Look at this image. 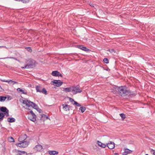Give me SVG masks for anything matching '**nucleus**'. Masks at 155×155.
Masks as SVG:
<instances>
[{
	"mask_svg": "<svg viewBox=\"0 0 155 155\" xmlns=\"http://www.w3.org/2000/svg\"><path fill=\"white\" fill-rule=\"evenodd\" d=\"M8 112H9V110H8L6 112H5V113H3V114H4V117H5V115H6V116L7 117H8V116H9Z\"/></svg>",
	"mask_w": 155,
	"mask_h": 155,
	"instance_id": "c9c22d12",
	"label": "nucleus"
},
{
	"mask_svg": "<svg viewBox=\"0 0 155 155\" xmlns=\"http://www.w3.org/2000/svg\"><path fill=\"white\" fill-rule=\"evenodd\" d=\"M20 101L22 102L23 104H25L26 106L28 107H30V106H31L30 104H29L28 103H27L26 101L23 100H21V101Z\"/></svg>",
	"mask_w": 155,
	"mask_h": 155,
	"instance_id": "393cba45",
	"label": "nucleus"
},
{
	"mask_svg": "<svg viewBox=\"0 0 155 155\" xmlns=\"http://www.w3.org/2000/svg\"><path fill=\"white\" fill-rule=\"evenodd\" d=\"M21 68H23V69L29 68L28 67V66L27 64L25 65L24 67H21Z\"/></svg>",
	"mask_w": 155,
	"mask_h": 155,
	"instance_id": "ea45409f",
	"label": "nucleus"
},
{
	"mask_svg": "<svg viewBox=\"0 0 155 155\" xmlns=\"http://www.w3.org/2000/svg\"><path fill=\"white\" fill-rule=\"evenodd\" d=\"M72 87H67L64 88L63 91L66 92H72Z\"/></svg>",
	"mask_w": 155,
	"mask_h": 155,
	"instance_id": "4be33fe9",
	"label": "nucleus"
},
{
	"mask_svg": "<svg viewBox=\"0 0 155 155\" xmlns=\"http://www.w3.org/2000/svg\"><path fill=\"white\" fill-rule=\"evenodd\" d=\"M36 89L37 92H41L42 90V87L38 85L36 87Z\"/></svg>",
	"mask_w": 155,
	"mask_h": 155,
	"instance_id": "5701e85b",
	"label": "nucleus"
},
{
	"mask_svg": "<svg viewBox=\"0 0 155 155\" xmlns=\"http://www.w3.org/2000/svg\"><path fill=\"white\" fill-rule=\"evenodd\" d=\"M30 113H31V115H33L34 116H36L35 114L34 113V112L32 110H31L30 111Z\"/></svg>",
	"mask_w": 155,
	"mask_h": 155,
	"instance_id": "4c0bfd02",
	"label": "nucleus"
},
{
	"mask_svg": "<svg viewBox=\"0 0 155 155\" xmlns=\"http://www.w3.org/2000/svg\"><path fill=\"white\" fill-rule=\"evenodd\" d=\"M26 64L28 66L29 68H32L35 64V61L34 60L31 59H29L25 61Z\"/></svg>",
	"mask_w": 155,
	"mask_h": 155,
	"instance_id": "f03ea898",
	"label": "nucleus"
},
{
	"mask_svg": "<svg viewBox=\"0 0 155 155\" xmlns=\"http://www.w3.org/2000/svg\"><path fill=\"white\" fill-rule=\"evenodd\" d=\"M8 110L5 107H2L0 108V112L1 111L2 113H5Z\"/></svg>",
	"mask_w": 155,
	"mask_h": 155,
	"instance_id": "dca6fc26",
	"label": "nucleus"
},
{
	"mask_svg": "<svg viewBox=\"0 0 155 155\" xmlns=\"http://www.w3.org/2000/svg\"><path fill=\"white\" fill-rule=\"evenodd\" d=\"M114 88L117 94L122 97H125L128 95L131 97L136 95V94L130 90H127V87L126 86L120 87L115 86Z\"/></svg>",
	"mask_w": 155,
	"mask_h": 155,
	"instance_id": "f257e3e1",
	"label": "nucleus"
},
{
	"mask_svg": "<svg viewBox=\"0 0 155 155\" xmlns=\"http://www.w3.org/2000/svg\"><path fill=\"white\" fill-rule=\"evenodd\" d=\"M77 47L78 48L86 52H88L90 51L89 49H88L85 47L84 46L82 45H78L77 46Z\"/></svg>",
	"mask_w": 155,
	"mask_h": 155,
	"instance_id": "9d476101",
	"label": "nucleus"
},
{
	"mask_svg": "<svg viewBox=\"0 0 155 155\" xmlns=\"http://www.w3.org/2000/svg\"><path fill=\"white\" fill-rule=\"evenodd\" d=\"M114 154H115V155H119V154H118V153H114Z\"/></svg>",
	"mask_w": 155,
	"mask_h": 155,
	"instance_id": "3c124183",
	"label": "nucleus"
},
{
	"mask_svg": "<svg viewBox=\"0 0 155 155\" xmlns=\"http://www.w3.org/2000/svg\"><path fill=\"white\" fill-rule=\"evenodd\" d=\"M106 70L108 71H110V69L109 68H107L106 69Z\"/></svg>",
	"mask_w": 155,
	"mask_h": 155,
	"instance_id": "09e8293b",
	"label": "nucleus"
},
{
	"mask_svg": "<svg viewBox=\"0 0 155 155\" xmlns=\"http://www.w3.org/2000/svg\"><path fill=\"white\" fill-rule=\"evenodd\" d=\"M63 83V82L60 80H54L51 82V84L54 86L59 87Z\"/></svg>",
	"mask_w": 155,
	"mask_h": 155,
	"instance_id": "7ed1b4c3",
	"label": "nucleus"
},
{
	"mask_svg": "<svg viewBox=\"0 0 155 155\" xmlns=\"http://www.w3.org/2000/svg\"><path fill=\"white\" fill-rule=\"evenodd\" d=\"M103 61L106 64H108L109 63V61L107 58H104Z\"/></svg>",
	"mask_w": 155,
	"mask_h": 155,
	"instance_id": "7c9ffc66",
	"label": "nucleus"
},
{
	"mask_svg": "<svg viewBox=\"0 0 155 155\" xmlns=\"http://www.w3.org/2000/svg\"><path fill=\"white\" fill-rule=\"evenodd\" d=\"M106 146L108 147L109 149H112L114 148L115 144L113 142L109 141V143L106 144Z\"/></svg>",
	"mask_w": 155,
	"mask_h": 155,
	"instance_id": "423d86ee",
	"label": "nucleus"
},
{
	"mask_svg": "<svg viewBox=\"0 0 155 155\" xmlns=\"http://www.w3.org/2000/svg\"><path fill=\"white\" fill-rule=\"evenodd\" d=\"M48 118V116H47L45 114H42L41 115V120H47Z\"/></svg>",
	"mask_w": 155,
	"mask_h": 155,
	"instance_id": "412c9836",
	"label": "nucleus"
},
{
	"mask_svg": "<svg viewBox=\"0 0 155 155\" xmlns=\"http://www.w3.org/2000/svg\"><path fill=\"white\" fill-rule=\"evenodd\" d=\"M17 151L19 153L17 154V155H27V153L25 151L18 150Z\"/></svg>",
	"mask_w": 155,
	"mask_h": 155,
	"instance_id": "f3484780",
	"label": "nucleus"
},
{
	"mask_svg": "<svg viewBox=\"0 0 155 155\" xmlns=\"http://www.w3.org/2000/svg\"><path fill=\"white\" fill-rule=\"evenodd\" d=\"M2 81L3 82H8V81H7V80H2Z\"/></svg>",
	"mask_w": 155,
	"mask_h": 155,
	"instance_id": "49530a36",
	"label": "nucleus"
},
{
	"mask_svg": "<svg viewBox=\"0 0 155 155\" xmlns=\"http://www.w3.org/2000/svg\"><path fill=\"white\" fill-rule=\"evenodd\" d=\"M12 83H13V84H17L18 83V82H17L16 81H12Z\"/></svg>",
	"mask_w": 155,
	"mask_h": 155,
	"instance_id": "c03bdc74",
	"label": "nucleus"
},
{
	"mask_svg": "<svg viewBox=\"0 0 155 155\" xmlns=\"http://www.w3.org/2000/svg\"><path fill=\"white\" fill-rule=\"evenodd\" d=\"M51 75L54 76L55 77H62V75L58 71H53L51 73Z\"/></svg>",
	"mask_w": 155,
	"mask_h": 155,
	"instance_id": "0eeeda50",
	"label": "nucleus"
},
{
	"mask_svg": "<svg viewBox=\"0 0 155 155\" xmlns=\"http://www.w3.org/2000/svg\"><path fill=\"white\" fill-rule=\"evenodd\" d=\"M58 153V152L54 150L49 151V154L51 155H57Z\"/></svg>",
	"mask_w": 155,
	"mask_h": 155,
	"instance_id": "a211bd4d",
	"label": "nucleus"
},
{
	"mask_svg": "<svg viewBox=\"0 0 155 155\" xmlns=\"http://www.w3.org/2000/svg\"><path fill=\"white\" fill-rule=\"evenodd\" d=\"M4 114L3 113L0 112V124H1V122L2 121L4 118Z\"/></svg>",
	"mask_w": 155,
	"mask_h": 155,
	"instance_id": "b1692460",
	"label": "nucleus"
},
{
	"mask_svg": "<svg viewBox=\"0 0 155 155\" xmlns=\"http://www.w3.org/2000/svg\"><path fill=\"white\" fill-rule=\"evenodd\" d=\"M17 91L18 92H21L22 94H26L27 93V91L25 90H23L20 88H18Z\"/></svg>",
	"mask_w": 155,
	"mask_h": 155,
	"instance_id": "2eb2a0df",
	"label": "nucleus"
},
{
	"mask_svg": "<svg viewBox=\"0 0 155 155\" xmlns=\"http://www.w3.org/2000/svg\"><path fill=\"white\" fill-rule=\"evenodd\" d=\"M132 151L129 149H126L124 150V151L123 153V155H127L128 154L131 153L132 152Z\"/></svg>",
	"mask_w": 155,
	"mask_h": 155,
	"instance_id": "f8f14e48",
	"label": "nucleus"
},
{
	"mask_svg": "<svg viewBox=\"0 0 155 155\" xmlns=\"http://www.w3.org/2000/svg\"><path fill=\"white\" fill-rule=\"evenodd\" d=\"M62 106L63 109L66 111H69L70 108L71 107L70 105L65 104H62Z\"/></svg>",
	"mask_w": 155,
	"mask_h": 155,
	"instance_id": "9b49d317",
	"label": "nucleus"
},
{
	"mask_svg": "<svg viewBox=\"0 0 155 155\" xmlns=\"http://www.w3.org/2000/svg\"><path fill=\"white\" fill-rule=\"evenodd\" d=\"M48 25V23H47V25Z\"/></svg>",
	"mask_w": 155,
	"mask_h": 155,
	"instance_id": "6e6d98bb",
	"label": "nucleus"
},
{
	"mask_svg": "<svg viewBox=\"0 0 155 155\" xmlns=\"http://www.w3.org/2000/svg\"><path fill=\"white\" fill-rule=\"evenodd\" d=\"M0 88H1V89H2V87L0 86Z\"/></svg>",
	"mask_w": 155,
	"mask_h": 155,
	"instance_id": "864d4df0",
	"label": "nucleus"
},
{
	"mask_svg": "<svg viewBox=\"0 0 155 155\" xmlns=\"http://www.w3.org/2000/svg\"><path fill=\"white\" fill-rule=\"evenodd\" d=\"M36 116H34L33 115H29L28 116V119L34 122H35L36 120Z\"/></svg>",
	"mask_w": 155,
	"mask_h": 155,
	"instance_id": "ddd939ff",
	"label": "nucleus"
},
{
	"mask_svg": "<svg viewBox=\"0 0 155 155\" xmlns=\"http://www.w3.org/2000/svg\"><path fill=\"white\" fill-rule=\"evenodd\" d=\"M5 46H0V48H5Z\"/></svg>",
	"mask_w": 155,
	"mask_h": 155,
	"instance_id": "8fccbe9b",
	"label": "nucleus"
},
{
	"mask_svg": "<svg viewBox=\"0 0 155 155\" xmlns=\"http://www.w3.org/2000/svg\"><path fill=\"white\" fill-rule=\"evenodd\" d=\"M28 109V110H30V109Z\"/></svg>",
	"mask_w": 155,
	"mask_h": 155,
	"instance_id": "5fc2aeb1",
	"label": "nucleus"
},
{
	"mask_svg": "<svg viewBox=\"0 0 155 155\" xmlns=\"http://www.w3.org/2000/svg\"><path fill=\"white\" fill-rule=\"evenodd\" d=\"M30 0H20L22 2L24 3H26L29 2Z\"/></svg>",
	"mask_w": 155,
	"mask_h": 155,
	"instance_id": "72a5a7b5",
	"label": "nucleus"
},
{
	"mask_svg": "<svg viewBox=\"0 0 155 155\" xmlns=\"http://www.w3.org/2000/svg\"><path fill=\"white\" fill-rule=\"evenodd\" d=\"M22 142H20V143H16V145L19 147H23L22 146Z\"/></svg>",
	"mask_w": 155,
	"mask_h": 155,
	"instance_id": "473e14b6",
	"label": "nucleus"
},
{
	"mask_svg": "<svg viewBox=\"0 0 155 155\" xmlns=\"http://www.w3.org/2000/svg\"><path fill=\"white\" fill-rule=\"evenodd\" d=\"M86 108L84 107H81L79 108V110H81L82 113L84 112Z\"/></svg>",
	"mask_w": 155,
	"mask_h": 155,
	"instance_id": "cd10ccee",
	"label": "nucleus"
},
{
	"mask_svg": "<svg viewBox=\"0 0 155 155\" xmlns=\"http://www.w3.org/2000/svg\"><path fill=\"white\" fill-rule=\"evenodd\" d=\"M120 115L122 120H124L126 117L125 115L123 113L120 114Z\"/></svg>",
	"mask_w": 155,
	"mask_h": 155,
	"instance_id": "c756f323",
	"label": "nucleus"
},
{
	"mask_svg": "<svg viewBox=\"0 0 155 155\" xmlns=\"http://www.w3.org/2000/svg\"><path fill=\"white\" fill-rule=\"evenodd\" d=\"M7 121L8 122L12 123L15 122V119L13 117H8L7 119Z\"/></svg>",
	"mask_w": 155,
	"mask_h": 155,
	"instance_id": "aec40b11",
	"label": "nucleus"
},
{
	"mask_svg": "<svg viewBox=\"0 0 155 155\" xmlns=\"http://www.w3.org/2000/svg\"><path fill=\"white\" fill-rule=\"evenodd\" d=\"M27 138V136L25 134L21 135L18 139V141L20 142H22L25 141Z\"/></svg>",
	"mask_w": 155,
	"mask_h": 155,
	"instance_id": "1a4fd4ad",
	"label": "nucleus"
},
{
	"mask_svg": "<svg viewBox=\"0 0 155 155\" xmlns=\"http://www.w3.org/2000/svg\"><path fill=\"white\" fill-rule=\"evenodd\" d=\"M7 82L9 83H11L12 82V80H10L9 81H8V82Z\"/></svg>",
	"mask_w": 155,
	"mask_h": 155,
	"instance_id": "a18cd8bd",
	"label": "nucleus"
},
{
	"mask_svg": "<svg viewBox=\"0 0 155 155\" xmlns=\"http://www.w3.org/2000/svg\"><path fill=\"white\" fill-rule=\"evenodd\" d=\"M41 93H42L43 94H47V91L45 88H43L42 90L41 91Z\"/></svg>",
	"mask_w": 155,
	"mask_h": 155,
	"instance_id": "c85d7f7f",
	"label": "nucleus"
},
{
	"mask_svg": "<svg viewBox=\"0 0 155 155\" xmlns=\"http://www.w3.org/2000/svg\"><path fill=\"white\" fill-rule=\"evenodd\" d=\"M8 140L9 142H15V140L13 137H8Z\"/></svg>",
	"mask_w": 155,
	"mask_h": 155,
	"instance_id": "bb28decb",
	"label": "nucleus"
},
{
	"mask_svg": "<svg viewBox=\"0 0 155 155\" xmlns=\"http://www.w3.org/2000/svg\"><path fill=\"white\" fill-rule=\"evenodd\" d=\"M108 50L111 53H113V52H115V51L113 49H109Z\"/></svg>",
	"mask_w": 155,
	"mask_h": 155,
	"instance_id": "e433bc0d",
	"label": "nucleus"
},
{
	"mask_svg": "<svg viewBox=\"0 0 155 155\" xmlns=\"http://www.w3.org/2000/svg\"><path fill=\"white\" fill-rule=\"evenodd\" d=\"M42 148V146L40 145H37L33 148V151L36 152L40 151Z\"/></svg>",
	"mask_w": 155,
	"mask_h": 155,
	"instance_id": "39448f33",
	"label": "nucleus"
},
{
	"mask_svg": "<svg viewBox=\"0 0 155 155\" xmlns=\"http://www.w3.org/2000/svg\"><path fill=\"white\" fill-rule=\"evenodd\" d=\"M89 5L91 7H94V4L92 3H91V2L89 3Z\"/></svg>",
	"mask_w": 155,
	"mask_h": 155,
	"instance_id": "79ce46f5",
	"label": "nucleus"
},
{
	"mask_svg": "<svg viewBox=\"0 0 155 155\" xmlns=\"http://www.w3.org/2000/svg\"><path fill=\"white\" fill-rule=\"evenodd\" d=\"M25 49H26V50L27 51H28V52H32V49L31 47H26L25 48Z\"/></svg>",
	"mask_w": 155,
	"mask_h": 155,
	"instance_id": "2f4dec72",
	"label": "nucleus"
},
{
	"mask_svg": "<svg viewBox=\"0 0 155 155\" xmlns=\"http://www.w3.org/2000/svg\"><path fill=\"white\" fill-rule=\"evenodd\" d=\"M32 104H33V105L32 106V107H33L35 109V108H36L38 107V106L36 104H35L34 103V102Z\"/></svg>",
	"mask_w": 155,
	"mask_h": 155,
	"instance_id": "f704fd0d",
	"label": "nucleus"
},
{
	"mask_svg": "<svg viewBox=\"0 0 155 155\" xmlns=\"http://www.w3.org/2000/svg\"><path fill=\"white\" fill-rule=\"evenodd\" d=\"M97 143L99 146L102 148H104L106 146V144L105 145L103 143L99 140L97 141Z\"/></svg>",
	"mask_w": 155,
	"mask_h": 155,
	"instance_id": "4468645a",
	"label": "nucleus"
},
{
	"mask_svg": "<svg viewBox=\"0 0 155 155\" xmlns=\"http://www.w3.org/2000/svg\"><path fill=\"white\" fill-rule=\"evenodd\" d=\"M22 146L23 147H27L28 145V142L26 141H24L22 142Z\"/></svg>",
	"mask_w": 155,
	"mask_h": 155,
	"instance_id": "6ab92c4d",
	"label": "nucleus"
},
{
	"mask_svg": "<svg viewBox=\"0 0 155 155\" xmlns=\"http://www.w3.org/2000/svg\"><path fill=\"white\" fill-rule=\"evenodd\" d=\"M39 108L38 107L36 108H35V109L37 111H38V110H39Z\"/></svg>",
	"mask_w": 155,
	"mask_h": 155,
	"instance_id": "de8ad7c7",
	"label": "nucleus"
},
{
	"mask_svg": "<svg viewBox=\"0 0 155 155\" xmlns=\"http://www.w3.org/2000/svg\"><path fill=\"white\" fill-rule=\"evenodd\" d=\"M6 98L7 97L6 96H0V101H4Z\"/></svg>",
	"mask_w": 155,
	"mask_h": 155,
	"instance_id": "a878e982",
	"label": "nucleus"
},
{
	"mask_svg": "<svg viewBox=\"0 0 155 155\" xmlns=\"http://www.w3.org/2000/svg\"><path fill=\"white\" fill-rule=\"evenodd\" d=\"M37 111L38 112L40 113H42V110L40 108L39 109V110H38V111Z\"/></svg>",
	"mask_w": 155,
	"mask_h": 155,
	"instance_id": "37998d69",
	"label": "nucleus"
},
{
	"mask_svg": "<svg viewBox=\"0 0 155 155\" xmlns=\"http://www.w3.org/2000/svg\"><path fill=\"white\" fill-rule=\"evenodd\" d=\"M26 101V103L28 102V103H31V104H32L33 103V102H31L28 100H27Z\"/></svg>",
	"mask_w": 155,
	"mask_h": 155,
	"instance_id": "a19ab883",
	"label": "nucleus"
},
{
	"mask_svg": "<svg viewBox=\"0 0 155 155\" xmlns=\"http://www.w3.org/2000/svg\"><path fill=\"white\" fill-rule=\"evenodd\" d=\"M72 88V92L74 94L78 93H81L82 91V90L80 89L78 86H73Z\"/></svg>",
	"mask_w": 155,
	"mask_h": 155,
	"instance_id": "20e7f679",
	"label": "nucleus"
},
{
	"mask_svg": "<svg viewBox=\"0 0 155 155\" xmlns=\"http://www.w3.org/2000/svg\"><path fill=\"white\" fill-rule=\"evenodd\" d=\"M150 152L151 153H152L153 155H155V151L153 149H151Z\"/></svg>",
	"mask_w": 155,
	"mask_h": 155,
	"instance_id": "58836bf2",
	"label": "nucleus"
},
{
	"mask_svg": "<svg viewBox=\"0 0 155 155\" xmlns=\"http://www.w3.org/2000/svg\"><path fill=\"white\" fill-rule=\"evenodd\" d=\"M69 99L70 102H71L73 105H75L78 107H80L81 106V105L80 104L74 101L72 98L69 97Z\"/></svg>",
	"mask_w": 155,
	"mask_h": 155,
	"instance_id": "6e6552de",
	"label": "nucleus"
},
{
	"mask_svg": "<svg viewBox=\"0 0 155 155\" xmlns=\"http://www.w3.org/2000/svg\"><path fill=\"white\" fill-rule=\"evenodd\" d=\"M28 104H30V105H31V106H30H30H31V107H32V105H33V104H31V103H28Z\"/></svg>",
	"mask_w": 155,
	"mask_h": 155,
	"instance_id": "603ef678",
	"label": "nucleus"
}]
</instances>
